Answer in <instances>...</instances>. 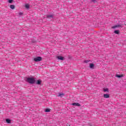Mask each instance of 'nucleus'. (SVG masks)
Instances as JSON below:
<instances>
[{"label":"nucleus","instance_id":"f257e3e1","mask_svg":"<svg viewBox=\"0 0 126 126\" xmlns=\"http://www.w3.org/2000/svg\"><path fill=\"white\" fill-rule=\"evenodd\" d=\"M27 81L30 84H34L35 83V79L34 78L29 77L27 79Z\"/></svg>","mask_w":126,"mask_h":126},{"label":"nucleus","instance_id":"f03ea898","mask_svg":"<svg viewBox=\"0 0 126 126\" xmlns=\"http://www.w3.org/2000/svg\"><path fill=\"white\" fill-rule=\"evenodd\" d=\"M34 62H41L42 61V58L40 57H37L34 58Z\"/></svg>","mask_w":126,"mask_h":126},{"label":"nucleus","instance_id":"7ed1b4c3","mask_svg":"<svg viewBox=\"0 0 126 126\" xmlns=\"http://www.w3.org/2000/svg\"><path fill=\"white\" fill-rule=\"evenodd\" d=\"M118 27H122V25L118 24V25H115L114 26L112 27V29H115V28H117Z\"/></svg>","mask_w":126,"mask_h":126},{"label":"nucleus","instance_id":"20e7f679","mask_svg":"<svg viewBox=\"0 0 126 126\" xmlns=\"http://www.w3.org/2000/svg\"><path fill=\"white\" fill-rule=\"evenodd\" d=\"M72 105L73 106H76L77 107L80 106V104L78 103H72Z\"/></svg>","mask_w":126,"mask_h":126},{"label":"nucleus","instance_id":"39448f33","mask_svg":"<svg viewBox=\"0 0 126 126\" xmlns=\"http://www.w3.org/2000/svg\"><path fill=\"white\" fill-rule=\"evenodd\" d=\"M57 59H58V60H60V61H63V57L61 56H57Z\"/></svg>","mask_w":126,"mask_h":126},{"label":"nucleus","instance_id":"423d86ee","mask_svg":"<svg viewBox=\"0 0 126 126\" xmlns=\"http://www.w3.org/2000/svg\"><path fill=\"white\" fill-rule=\"evenodd\" d=\"M103 97H104V98H110V95H109L108 94H104L103 95Z\"/></svg>","mask_w":126,"mask_h":126},{"label":"nucleus","instance_id":"0eeeda50","mask_svg":"<svg viewBox=\"0 0 126 126\" xmlns=\"http://www.w3.org/2000/svg\"><path fill=\"white\" fill-rule=\"evenodd\" d=\"M6 122L7 123V124H11V120H10V119H6Z\"/></svg>","mask_w":126,"mask_h":126},{"label":"nucleus","instance_id":"6e6552de","mask_svg":"<svg viewBox=\"0 0 126 126\" xmlns=\"http://www.w3.org/2000/svg\"><path fill=\"white\" fill-rule=\"evenodd\" d=\"M90 68H92V69L94 68V64L90 63Z\"/></svg>","mask_w":126,"mask_h":126},{"label":"nucleus","instance_id":"1a4fd4ad","mask_svg":"<svg viewBox=\"0 0 126 126\" xmlns=\"http://www.w3.org/2000/svg\"><path fill=\"white\" fill-rule=\"evenodd\" d=\"M64 94L63 93H60L59 94L58 97H63Z\"/></svg>","mask_w":126,"mask_h":126},{"label":"nucleus","instance_id":"9d476101","mask_svg":"<svg viewBox=\"0 0 126 126\" xmlns=\"http://www.w3.org/2000/svg\"><path fill=\"white\" fill-rule=\"evenodd\" d=\"M42 81H41V80H37V82H36V84H38V85H40V84H41Z\"/></svg>","mask_w":126,"mask_h":126},{"label":"nucleus","instance_id":"9b49d317","mask_svg":"<svg viewBox=\"0 0 126 126\" xmlns=\"http://www.w3.org/2000/svg\"><path fill=\"white\" fill-rule=\"evenodd\" d=\"M53 15H47V18H53Z\"/></svg>","mask_w":126,"mask_h":126},{"label":"nucleus","instance_id":"f8f14e48","mask_svg":"<svg viewBox=\"0 0 126 126\" xmlns=\"http://www.w3.org/2000/svg\"><path fill=\"white\" fill-rule=\"evenodd\" d=\"M103 92H109V89H103Z\"/></svg>","mask_w":126,"mask_h":126},{"label":"nucleus","instance_id":"ddd939ff","mask_svg":"<svg viewBox=\"0 0 126 126\" xmlns=\"http://www.w3.org/2000/svg\"><path fill=\"white\" fill-rule=\"evenodd\" d=\"M10 8H11V9H14V8H15V6H14V5H11L10 6Z\"/></svg>","mask_w":126,"mask_h":126},{"label":"nucleus","instance_id":"4468645a","mask_svg":"<svg viewBox=\"0 0 126 126\" xmlns=\"http://www.w3.org/2000/svg\"><path fill=\"white\" fill-rule=\"evenodd\" d=\"M117 77H118V78H121L122 77H123V75H117Z\"/></svg>","mask_w":126,"mask_h":126},{"label":"nucleus","instance_id":"2eb2a0df","mask_svg":"<svg viewBox=\"0 0 126 126\" xmlns=\"http://www.w3.org/2000/svg\"><path fill=\"white\" fill-rule=\"evenodd\" d=\"M25 7H26V8H27V9H28L29 8V4H26L25 5Z\"/></svg>","mask_w":126,"mask_h":126},{"label":"nucleus","instance_id":"dca6fc26","mask_svg":"<svg viewBox=\"0 0 126 126\" xmlns=\"http://www.w3.org/2000/svg\"><path fill=\"white\" fill-rule=\"evenodd\" d=\"M114 33H115V34H119L120 33V32L118 30H116L114 31Z\"/></svg>","mask_w":126,"mask_h":126},{"label":"nucleus","instance_id":"f3484780","mask_svg":"<svg viewBox=\"0 0 126 126\" xmlns=\"http://www.w3.org/2000/svg\"><path fill=\"white\" fill-rule=\"evenodd\" d=\"M45 112L47 113H49V112H50V109H46L45 110Z\"/></svg>","mask_w":126,"mask_h":126},{"label":"nucleus","instance_id":"a211bd4d","mask_svg":"<svg viewBox=\"0 0 126 126\" xmlns=\"http://www.w3.org/2000/svg\"><path fill=\"white\" fill-rule=\"evenodd\" d=\"M13 1V0H8V2L9 3H11V2H12Z\"/></svg>","mask_w":126,"mask_h":126},{"label":"nucleus","instance_id":"6ab92c4d","mask_svg":"<svg viewBox=\"0 0 126 126\" xmlns=\"http://www.w3.org/2000/svg\"><path fill=\"white\" fill-rule=\"evenodd\" d=\"M23 13H22V12L19 13V15H20V16L23 15Z\"/></svg>","mask_w":126,"mask_h":126},{"label":"nucleus","instance_id":"aec40b11","mask_svg":"<svg viewBox=\"0 0 126 126\" xmlns=\"http://www.w3.org/2000/svg\"><path fill=\"white\" fill-rule=\"evenodd\" d=\"M92 1H93L95 3V2H96V0H93Z\"/></svg>","mask_w":126,"mask_h":126},{"label":"nucleus","instance_id":"412c9836","mask_svg":"<svg viewBox=\"0 0 126 126\" xmlns=\"http://www.w3.org/2000/svg\"><path fill=\"white\" fill-rule=\"evenodd\" d=\"M85 63H88V61H85Z\"/></svg>","mask_w":126,"mask_h":126}]
</instances>
